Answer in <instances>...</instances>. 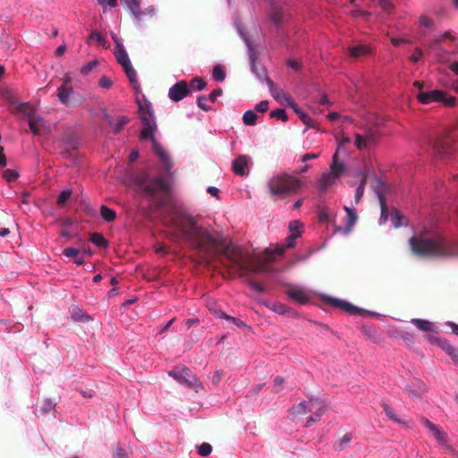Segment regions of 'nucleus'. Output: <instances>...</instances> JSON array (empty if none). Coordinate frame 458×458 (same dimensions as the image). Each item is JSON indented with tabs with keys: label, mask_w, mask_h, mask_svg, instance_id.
Masks as SVG:
<instances>
[{
	"label": "nucleus",
	"mask_w": 458,
	"mask_h": 458,
	"mask_svg": "<svg viewBox=\"0 0 458 458\" xmlns=\"http://www.w3.org/2000/svg\"><path fill=\"white\" fill-rule=\"evenodd\" d=\"M80 250L76 248L69 247L64 250V255L68 258L77 257Z\"/></svg>",
	"instance_id": "64"
},
{
	"label": "nucleus",
	"mask_w": 458,
	"mask_h": 458,
	"mask_svg": "<svg viewBox=\"0 0 458 458\" xmlns=\"http://www.w3.org/2000/svg\"><path fill=\"white\" fill-rule=\"evenodd\" d=\"M17 112L23 114L24 116H26L29 119H30L32 116L37 115L35 114L34 106H31L29 103H21L17 106Z\"/></svg>",
	"instance_id": "35"
},
{
	"label": "nucleus",
	"mask_w": 458,
	"mask_h": 458,
	"mask_svg": "<svg viewBox=\"0 0 458 458\" xmlns=\"http://www.w3.org/2000/svg\"><path fill=\"white\" fill-rule=\"evenodd\" d=\"M152 145H153L154 152L158 156V157L160 158L161 162L163 163L165 168L167 171L170 170L173 166V164L170 160V157L165 153V149L161 147L160 144H158V142L157 141L156 139H153Z\"/></svg>",
	"instance_id": "21"
},
{
	"label": "nucleus",
	"mask_w": 458,
	"mask_h": 458,
	"mask_svg": "<svg viewBox=\"0 0 458 458\" xmlns=\"http://www.w3.org/2000/svg\"><path fill=\"white\" fill-rule=\"evenodd\" d=\"M457 39L445 31L443 35L436 37L429 44L428 48L434 53L439 63H446L447 56L458 52Z\"/></svg>",
	"instance_id": "3"
},
{
	"label": "nucleus",
	"mask_w": 458,
	"mask_h": 458,
	"mask_svg": "<svg viewBox=\"0 0 458 458\" xmlns=\"http://www.w3.org/2000/svg\"><path fill=\"white\" fill-rule=\"evenodd\" d=\"M140 118L142 121V125L145 124V122H148L149 123H156L153 117V114L149 110L142 112L140 114Z\"/></svg>",
	"instance_id": "53"
},
{
	"label": "nucleus",
	"mask_w": 458,
	"mask_h": 458,
	"mask_svg": "<svg viewBox=\"0 0 458 458\" xmlns=\"http://www.w3.org/2000/svg\"><path fill=\"white\" fill-rule=\"evenodd\" d=\"M71 196H72L71 190L63 191L57 198V200H56L57 205L58 206L64 205L70 199Z\"/></svg>",
	"instance_id": "48"
},
{
	"label": "nucleus",
	"mask_w": 458,
	"mask_h": 458,
	"mask_svg": "<svg viewBox=\"0 0 458 458\" xmlns=\"http://www.w3.org/2000/svg\"><path fill=\"white\" fill-rule=\"evenodd\" d=\"M207 86V82L201 77H195L190 81L189 88H192L194 90L200 91Z\"/></svg>",
	"instance_id": "40"
},
{
	"label": "nucleus",
	"mask_w": 458,
	"mask_h": 458,
	"mask_svg": "<svg viewBox=\"0 0 458 458\" xmlns=\"http://www.w3.org/2000/svg\"><path fill=\"white\" fill-rule=\"evenodd\" d=\"M72 92V89L71 88H68L65 85H61L57 89V98H58L59 101L62 104L68 106L69 100H70V96H71Z\"/></svg>",
	"instance_id": "28"
},
{
	"label": "nucleus",
	"mask_w": 458,
	"mask_h": 458,
	"mask_svg": "<svg viewBox=\"0 0 458 458\" xmlns=\"http://www.w3.org/2000/svg\"><path fill=\"white\" fill-rule=\"evenodd\" d=\"M250 162V157L245 155H241L237 157L232 165V169L233 173L237 175L244 176L249 174L248 165Z\"/></svg>",
	"instance_id": "14"
},
{
	"label": "nucleus",
	"mask_w": 458,
	"mask_h": 458,
	"mask_svg": "<svg viewBox=\"0 0 458 458\" xmlns=\"http://www.w3.org/2000/svg\"><path fill=\"white\" fill-rule=\"evenodd\" d=\"M210 310H212L214 312V314L218 318H225L226 320H229L232 323H233L234 325H236L238 327H246V324L243 321L240 320L239 318L228 316L224 311H222L220 310H216V309L213 310L210 308Z\"/></svg>",
	"instance_id": "30"
},
{
	"label": "nucleus",
	"mask_w": 458,
	"mask_h": 458,
	"mask_svg": "<svg viewBox=\"0 0 458 458\" xmlns=\"http://www.w3.org/2000/svg\"><path fill=\"white\" fill-rule=\"evenodd\" d=\"M273 310L278 314H285L288 310V308L284 304L278 302L273 305Z\"/></svg>",
	"instance_id": "63"
},
{
	"label": "nucleus",
	"mask_w": 458,
	"mask_h": 458,
	"mask_svg": "<svg viewBox=\"0 0 458 458\" xmlns=\"http://www.w3.org/2000/svg\"><path fill=\"white\" fill-rule=\"evenodd\" d=\"M115 57L117 62L123 66V69L131 65V63L125 49L116 50Z\"/></svg>",
	"instance_id": "36"
},
{
	"label": "nucleus",
	"mask_w": 458,
	"mask_h": 458,
	"mask_svg": "<svg viewBox=\"0 0 458 458\" xmlns=\"http://www.w3.org/2000/svg\"><path fill=\"white\" fill-rule=\"evenodd\" d=\"M98 64V60H93L91 62H89L88 64H84L81 68V72L84 75L89 74Z\"/></svg>",
	"instance_id": "51"
},
{
	"label": "nucleus",
	"mask_w": 458,
	"mask_h": 458,
	"mask_svg": "<svg viewBox=\"0 0 458 458\" xmlns=\"http://www.w3.org/2000/svg\"><path fill=\"white\" fill-rule=\"evenodd\" d=\"M245 277V283L254 291L262 293L265 292V287L263 284L258 281L253 280L250 277H248L247 276Z\"/></svg>",
	"instance_id": "42"
},
{
	"label": "nucleus",
	"mask_w": 458,
	"mask_h": 458,
	"mask_svg": "<svg viewBox=\"0 0 458 458\" xmlns=\"http://www.w3.org/2000/svg\"><path fill=\"white\" fill-rule=\"evenodd\" d=\"M270 94L279 104L293 106L294 102L284 90L276 88V89H273Z\"/></svg>",
	"instance_id": "22"
},
{
	"label": "nucleus",
	"mask_w": 458,
	"mask_h": 458,
	"mask_svg": "<svg viewBox=\"0 0 458 458\" xmlns=\"http://www.w3.org/2000/svg\"><path fill=\"white\" fill-rule=\"evenodd\" d=\"M344 211L347 214L346 222H345V231L346 233L350 232L352 227L356 223L358 216L355 209L351 208L349 207H344Z\"/></svg>",
	"instance_id": "27"
},
{
	"label": "nucleus",
	"mask_w": 458,
	"mask_h": 458,
	"mask_svg": "<svg viewBox=\"0 0 458 458\" xmlns=\"http://www.w3.org/2000/svg\"><path fill=\"white\" fill-rule=\"evenodd\" d=\"M90 242L99 248H106L108 242L105 239L102 233H94L90 235Z\"/></svg>",
	"instance_id": "39"
},
{
	"label": "nucleus",
	"mask_w": 458,
	"mask_h": 458,
	"mask_svg": "<svg viewBox=\"0 0 458 458\" xmlns=\"http://www.w3.org/2000/svg\"><path fill=\"white\" fill-rule=\"evenodd\" d=\"M291 107L293 109L294 113L299 116L300 120L303 123H305L309 127H315L316 122L312 120L307 114L301 111V109L299 108L295 104H293V106Z\"/></svg>",
	"instance_id": "32"
},
{
	"label": "nucleus",
	"mask_w": 458,
	"mask_h": 458,
	"mask_svg": "<svg viewBox=\"0 0 458 458\" xmlns=\"http://www.w3.org/2000/svg\"><path fill=\"white\" fill-rule=\"evenodd\" d=\"M207 100L208 98L205 96H199L197 99L198 106L204 111L210 110V106L206 105Z\"/></svg>",
	"instance_id": "61"
},
{
	"label": "nucleus",
	"mask_w": 458,
	"mask_h": 458,
	"mask_svg": "<svg viewBox=\"0 0 458 458\" xmlns=\"http://www.w3.org/2000/svg\"><path fill=\"white\" fill-rule=\"evenodd\" d=\"M143 191L148 197L154 199L157 208L160 209L164 207H167L169 208V215L165 220V224L178 232V229L174 226L171 220L176 213L183 212L176 210L171 205L168 182L162 177H154L147 182Z\"/></svg>",
	"instance_id": "2"
},
{
	"label": "nucleus",
	"mask_w": 458,
	"mask_h": 458,
	"mask_svg": "<svg viewBox=\"0 0 458 458\" xmlns=\"http://www.w3.org/2000/svg\"><path fill=\"white\" fill-rule=\"evenodd\" d=\"M301 226H302V225L301 222L294 220L290 223L289 230H290L291 233H296L297 232H301Z\"/></svg>",
	"instance_id": "60"
},
{
	"label": "nucleus",
	"mask_w": 458,
	"mask_h": 458,
	"mask_svg": "<svg viewBox=\"0 0 458 458\" xmlns=\"http://www.w3.org/2000/svg\"><path fill=\"white\" fill-rule=\"evenodd\" d=\"M270 116L272 118H276L282 120L283 122L288 121V115L284 109L277 108L270 112Z\"/></svg>",
	"instance_id": "46"
},
{
	"label": "nucleus",
	"mask_w": 458,
	"mask_h": 458,
	"mask_svg": "<svg viewBox=\"0 0 458 458\" xmlns=\"http://www.w3.org/2000/svg\"><path fill=\"white\" fill-rule=\"evenodd\" d=\"M428 342L431 344H435L437 346H439L443 351H445L446 353L451 351V349L454 347L446 339L441 338V337H436L433 335L428 336Z\"/></svg>",
	"instance_id": "29"
},
{
	"label": "nucleus",
	"mask_w": 458,
	"mask_h": 458,
	"mask_svg": "<svg viewBox=\"0 0 458 458\" xmlns=\"http://www.w3.org/2000/svg\"><path fill=\"white\" fill-rule=\"evenodd\" d=\"M122 2L136 18L140 19V0H122Z\"/></svg>",
	"instance_id": "31"
},
{
	"label": "nucleus",
	"mask_w": 458,
	"mask_h": 458,
	"mask_svg": "<svg viewBox=\"0 0 458 458\" xmlns=\"http://www.w3.org/2000/svg\"><path fill=\"white\" fill-rule=\"evenodd\" d=\"M373 190L376 192L379 201L386 199L385 196L388 191L387 185L379 179H376L373 185Z\"/></svg>",
	"instance_id": "26"
},
{
	"label": "nucleus",
	"mask_w": 458,
	"mask_h": 458,
	"mask_svg": "<svg viewBox=\"0 0 458 458\" xmlns=\"http://www.w3.org/2000/svg\"><path fill=\"white\" fill-rule=\"evenodd\" d=\"M301 186V182L288 174L275 175L267 182V187L273 196H284L295 193Z\"/></svg>",
	"instance_id": "4"
},
{
	"label": "nucleus",
	"mask_w": 458,
	"mask_h": 458,
	"mask_svg": "<svg viewBox=\"0 0 458 458\" xmlns=\"http://www.w3.org/2000/svg\"><path fill=\"white\" fill-rule=\"evenodd\" d=\"M100 215L106 222H113L116 218V213L105 205L100 208Z\"/></svg>",
	"instance_id": "38"
},
{
	"label": "nucleus",
	"mask_w": 458,
	"mask_h": 458,
	"mask_svg": "<svg viewBox=\"0 0 458 458\" xmlns=\"http://www.w3.org/2000/svg\"><path fill=\"white\" fill-rule=\"evenodd\" d=\"M104 119L110 127V131L114 134H118L124 128V126L129 123L130 119L127 116H118L116 122L114 121L112 116L108 113L104 114Z\"/></svg>",
	"instance_id": "12"
},
{
	"label": "nucleus",
	"mask_w": 458,
	"mask_h": 458,
	"mask_svg": "<svg viewBox=\"0 0 458 458\" xmlns=\"http://www.w3.org/2000/svg\"><path fill=\"white\" fill-rule=\"evenodd\" d=\"M393 216V220H394V226L395 227H398V226H401L405 224V217H403V216H401L399 214V212L397 211H394L392 215Z\"/></svg>",
	"instance_id": "54"
},
{
	"label": "nucleus",
	"mask_w": 458,
	"mask_h": 458,
	"mask_svg": "<svg viewBox=\"0 0 458 458\" xmlns=\"http://www.w3.org/2000/svg\"><path fill=\"white\" fill-rule=\"evenodd\" d=\"M72 222L70 219H66L62 226L61 235L65 238H70L72 235L69 232V227L71 225Z\"/></svg>",
	"instance_id": "57"
},
{
	"label": "nucleus",
	"mask_w": 458,
	"mask_h": 458,
	"mask_svg": "<svg viewBox=\"0 0 458 458\" xmlns=\"http://www.w3.org/2000/svg\"><path fill=\"white\" fill-rule=\"evenodd\" d=\"M191 93L189 84L186 81H180L174 84L168 91L169 98L174 102H179Z\"/></svg>",
	"instance_id": "9"
},
{
	"label": "nucleus",
	"mask_w": 458,
	"mask_h": 458,
	"mask_svg": "<svg viewBox=\"0 0 458 458\" xmlns=\"http://www.w3.org/2000/svg\"><path fill=\"white\" fill-rule=\"evenodd\" d=\"M377 141L375 132L371 130L368 131L364 136L357 133L355 135V146L359 149H363L372 145H375Z\"/></svg>",
	"instance_id": "13"
},
{
	"label": "nucleus",
	"mask_w": 458,
	"mask_h": 458,
	"mask_svg": "<svg viewBox=\"0 0 458 458\" xmlns=\"http://www.w3.org/2000/svg\"><path fill=\"white\" fill-rule=\"evenodd\" d=\"M301 235V232H297L296 233H291L286 237V247L293 248L295 245L296 239Z\"/></svg>",
	"instance_id": "58"
},
{
	"label": "nucleus",
	"mask_w": 458,
	"mask_h": 458,
	"mask_svg": "<svg viewBox=\"0 0 458 458\" xmlns=\"http://www.w3.org/2000/svg\"><path fill=\"white\" fill-rule=\"evenodd\" d=\"M287 296L299 304H306L310 302V295L301 288L292 287L286 291Z\"/></svg>",
	"instance_id": "15"
},
{
	"label": "nucleus",
	"mask_w": 458,
	"mask_h": 458,
	"mask_svg": "<svg viewBox=\"0 0 458 458\" xmlns=\"http://www.w3.org/2000/svg\"><path fill=\"white\" fill-rule=\"evenodd\" d=\"M317 409V411L315 413V416L313 417H310L308 420H307V423H306V427H310L312 423L318 421L319 420V418L321 417V414L322 412L324 411V405L322 404V403H318L317 404V407L315 408Z\"/></svg>",
	"instance_id": "43"
},
{
	"label": "nucleus",
	"mask_w": 458,
	"mask_h": 458,
	"mask_svg": "<svg viewBox=\"0 0 458 458\" xmlns=\"http://www.w3.org/2000/svg\"><path fill=\"white\" fill-rule=\"evenodd\" d=\"M351 440L352 435L350 433H346L339 440L335 442L334 449L339 452L344 450L349 446Z\"/></svg>",
	"instance_id": "34"
},
{
	"label": "nucleus",
	"mask_w": 458,
	"mask_h": 458,
	"mask_svg": "<svg viewBox=\"0 0 458 458\" xmlns=\"http://www.w3.org/2000/svg\"><path fill=\"white\" fill-rule=\"evenodd\" d=\"M284 251V248L279 246L275 250L267 249L263 253V257H257L252 260L249 259L247 261L246 270L244 271V276L250 273L259 274L271 272L268 263L275 260L276 255H282Z\"/></svg>",
	"instance_id": "5"
},
{
	"label": "nucleus",
	"mask_w": 458,
	"mask_h": 458,
	"mask_svg": "<svg viewBox=\"0 0 458 458\" xmlns=\"http://www.w3.org/2000/svg\"><path fill=\"white\" fill-rule=\"evenodd\" d=\"M127 78L130 81V83L133 86V88L138 89L140 87L138 79H137V72L132 67V65H130L123 69Z\"/></svg>",
	"instance_id": "37"
},
{
	"label": "nucleus",
	"mask_w": 458,
	"mask_h": 458,
	"mask_svg": "<svg viewBox=\"0 0 458 458\" xmlns=\"http://www.w3.org/2000/svg\"><path fill=\"white\" fill-rule=\"evenodd\" d=\"M318 403H319V401L318 399H316V400L311 399L309 402H301L297 405L293 406L292 412H293V414H296V415L304 414L308 411H313L317 407V404Z\"/></svg>",
	"instance_id": "20"
},
{
	"label": "nucleus",
	"mask_w": 458,
	"mask_h": 458,
	"mask_svg": "<svg viewBox=\"0 0 458 458\" xmlns=\"http://www.w3.org/2000/svg\"><path fill=\"white\" fill-rule=\"evenodd\" d=\"M212 452V446L208 443H202L198 447V454L201 456H208Z\"/></svg>",
	"instance_id": "50"
},
{
	"label": "nucleus",
	"mask_w": 458,
	"mask_h": 458,
	"mask_svg": "<svg viewBox=\"0 0 458 458\" xmlns=\"http://www.w3.org/2000/svg\"><path fill=\"white\" fill-rule=\"evenodd\" d=\"M29 127L34 135H40L42 130L47 129V123L40 115L32 116L28 120Z\"/></svg>",
	"instance_id": "18"
},
{
	"label": "nucleus",
	"mask_w": 458,
	"mask_h": 458,
	"mask_svg": "<svg viewBox=\"0 0 458 458\" xmlns=\"http://www.w3.org/2000/svg\"><path fill=\"white\" fill-rule=\"evenodd\" d=\"M366 182H367L366 176L364 174H362L361 181L360 182V185L356 189V192H355V202L356 203L360 202V199L362 198V196L364 194Z\"/></svg>",
	"instance_id": "44"
},
{
	"label": "nucleus",
	"mask_w": 458,
	"mask_h": 458,
	"mask_svg": "<svg viewBox=\"0 0 458 458\" xmlns=\"http://www.w3.org/2000/svg\"><path fill=\"white\" fill-rule=\"evenodd\" d=\"M379 204H380V208H381V219H384V221H386L388 216V208H387V205H386V200L381 199V201H379Z\"/></svg>",
	"instance_id": "59"
},
{
	"label": "nucleus",
	"mask_w": 458,
	"mask_h": 458,
	"mask_svg": "<svg viewBox=\"0 0 458 458\" xmlns=\"http://www.w3.org/2000/svg\"><path fill=\"white\" fill-rule=\"evenodd\" d=\"M4 178L7 181V182H13V181H15L19 174L16 171L14 170H12V169H6L4 172V174H3Z\"/></svg>",
	"instance_id": "52"
},
{
	"label": "nucleus",
	"mask_w": 458,
	"mask_h": 458,
	"mask_svg": "<svg viewBox=\"0 0 458 458\" xmlns=\"http://www.w3.org/2000/svg\"><path fill=\"white\" fill-rule=\"evenodd\" d=\"M182 240L200 255L202 262H210L219 256L231 263L240 276H244L249 259L248 254L240 247L216 238L199 225L195 218L187 213H176L171 220Z\"/></svg>",
	"instance_id": "1"
},
{
	"label": "nucleus",
	"mask_w": 458,
	"mask_h": 458,
	"mask_svg": "<svg viewBox=\"0 0 458 458\" xmlns=\"http://www.w3.org/2000/svg\"><path fill=\"white\" fill-rule=\"evenodd\" d=\"M55 403L50 399H44L38 403V411L42 415H47L54 411Z\"/></svg>",
	"instance_id": "25"
},
{
	"label": "nucleus",
	"mask_w": 458,
	"mask_h": 458,
	"mask_svg": "<svg viewBox=\"0 0 458 458\" xmlns=\"http://www.w3.org/2000/svg\"><path fill=\"white\" fill-rule=\"evenodd\" d=\"M270 19L275 24H281L284 20V12L281 3H276L274 0H270Z\"/></svg>",
	"instance_id": "16"
},
{
	"label": "nucleus",
	"mask_w": 458,
	"mask_h": 458,
	"mask_svg": "<svg viewBox=\"0 0 458 458\" xmlns=\"http://www.w3.org/2000/svg\"><path fill=\"white\" fill-rule=\"evenodd\" d=\"M416 97L420 103L423 105H428L432 102H440V100L443 99L444 91L439 89L424 91L423 89H420L417 93Z\"/></svg>",
	"instance_id": "10"
},
{
	"label": "nucleus",
	"mask_w": 458,
	"mask_h": 458,
	"mask_svg": "<svg viewBox=\"0 0 458 458\" xmlns=\"http://www.w3.org/2000/svg\"><path fill=\"white\" fill-rule=\"evenodd\" d=\"M420 421L423 426L427 428L439 442L445 443L446 441V434L441 431L436 424L432 423L428 419L425 417H421Z\"/></svg>",
	"instance_id": "17"
},
{
	"label": "nucleus",
	"mask_w": 458,
	"mask_h": 458,
	"mask_svg": "<svg viewBox=\"0 0 458 458\" xmlns=\"http://www.w3.org/2000/svg\"><path fill=\"white\" fill-rule=\"evenodd\" d=\"M258 115L252 110H248L242 116V121L246 125H255L257 123Z\"/></svg>",
	"instance_id": "41"
},
{
	"label": "nucleus",
	"mask_w": 458,
	"mask_h": 458,
	"mask_svg": "<svg viewBox=\"0 0 458 458\" xmlns=\"http://www.w3.org/2000/svg\"><path fill=\"white\" fill-rule=\"evenodd\" d=\"M213 78L216 81H223L225 78V72L221 65H216L212 72Z\"/></svg>",
	"instance_id": "47"
},
{
	"label": "nucleus",
	"mask_w": 458,
	"mask_h": 458,
	"mask_svg": "<svg viewBox=\"0 0 458 458\" xmlns=\"http://www.w3.org/2000/svg\"><path fill=\"white\" fill-rule=\"evenodd\" d=\"M416 327L423 332H437L436 326L426 319L412 318L411 321Z\"/></svg>",
	"instance_id": "24"
},
{
	"label": "nucleus",
	"mask_w": 458,
	"mask_h": 458,
	"mask_svg": "<svg viewBox=\"0 0 458 458\" xmlns=\"http://www.w3.org/2000/svg\"><path fill=\"white\" fill-rule=\"evenodd\" d=\"M456 139V135L453 130L446 131L444 134L435 137L431 140L430 144L437 155H445L452 151L453 143Z\"/></svg>",
	"instance_id": "7"
},
{
	"label": "nucleus",
	"mask_w": 458,
	"mask_h": 458,
	"mask_svg": "<svg viewBox=\"0 0 458 458\" xmlns=\"http://www.w3.org/2000/svg\"><path fill=\"white\" fill-rule=\"evenodd\" d=\"M89 39L95 40L98 45L105 47L106 46V38L98 31L94 30L91 32L89 36Z\"/></svg>",
	"instance_id": "49"
},
{
	"label": "nucleus",
	"mask_w": 458,
	"mask_h": 458,
	"mask_svg": "<svg viewBox=\"0 0 458 458\" xmlns=\"http://www.w3.org/2000/svg\"><path fill=\"white\" fill-rule=\"evenodd\" d=\"M98 84L103 89H110L113 85V81L106 75L101 76Z\"/></svg>",
	"instance_id": "56"
},
{
	"label": "nucleus",
	"mask_w": 458,
	"mask_h": 458,
	"mask_svg": "<svg viewBox=\"0 0 458 458\" xmlns=\"http://www.w3.org/2000/svg\"><path fill=\"white\" fill-rule=\"evenodd\" d=\"M338 150L333 156V161L330 165V172L323 174L318 182L319 192H325L330 186H332L335 180L343 174L344 165L337 161Z\"/></svg>",
	"instance_id": "6"
},
{
	"label": "nucleus",
	"mask_w": 458,
	"mask_h": 458,
	"mask_svg": "<svg viewBox=\"0 0 458 458\" xmlns=\"http://www.w3.org/2000/svg\"><path fill=\"white\" fill-rule=\"evenodd\" d=\"M382 407L386 412V414L387 415V417L394 420V422L398 423V424H403V422L401 420V419H399L394 412V410L386 403H383L382 404Z\"/></svg>",
	"instance_id": "45"
},
{
	"label": "nucleus",
	"mask_w": 458,
	"mask_h": 458,
	"mask_svg": "<svg viewBox=\"0 0 458 458\" xmlns=\"http://www.w3.org/2000/svg\"><path fill=\"white\" fill-rule=\"evenodd\" d=\"M445 106L452 107L456 104V98L454 97H446V94L444 92L443 99L440 100Z\"/></svg>",
	"instance_id": "55"
},
{
	"label": "nucleus",
	"mask_w": 458,
	"mask_h": 458,
	"mask_svg": "<svg viewBox=\"0 0 458 458\" xmlns=\"http://www.w3.org/2000/svg\"><path fill=\"white\" fill-rule=\"evenodd\" d=\"M143 128L140 132V138L142 140L150 139L153 142L154 137V131L156 129V123H149L148 122H145V124L142 125Z\"/></svg>",
	"instance_id": "33"
},
{
	"label": "nucleus",
	"mask_w": 458,
	"mask_h": 458,
	"mask_svg": "<svg viewBox=\"0 0 458 458\" xmlns=\"http://www.w3.org/2000/svg\"><path fill=\"white\" fill-rule=\"evenodd\" d=\"M348 54L353 58L368 56L373 54V48L369 45L352 46L348 48Z\"/></svg>",
	"instance_id": "19"
},
{
	"label": "nucleus",
	"mask_w": 458,
	"mask_h": 458,
	"mask_svg": "<svg viewBox=\"0 0 458 458\" xmlns=\"http://www.w3.org/2000/svg\"><path fill=\"white\" fill-rule=\"evenodd\" d=\"M326 301L330 306L337 308V309L344 310L350 314L356 315V314H360L361 311L360 309L353 306L352 303H350L346 301H344V300L337 299V298L328 297L326 299Z\"/></svg>",
	"instance_id": "11"
},
{
	"label": "nucleus",
	"mask_w": 458,
	"mask_h": 458,
	"mask_svg": "<svg viewBox=\"0 0 458 458\" xmlns=\"http://www.w3.org/2000/svg\"><path fill=\"white\" fill-rule=\"evenodd\" d=\"M169 375L173 377L177 382L182 385H184L188 387H191L195 389V392H199V388H202L201 383L196 377L195 375L191 373L190 369L183 368H176L175 369L169 372Z\"/></svg>",
	"instance_id": "8"
},
{
	"label": "nucleus",
	"mask_w": 458,
	"mask_h": 458,
	"mask_svg": "<svg viewBox=\"0 0 458 458\" xmlns=\"http://www.w3.org/2000/svg\"><path fill=\"white\" fill-rule=\"evenodd\" d=\"M423 56V51L420 47H416L414 53L410 56L412 63H417Z\"/></svg>",
	"instance_id": "62"
},
{
	"label": "nucleus",
	"mask_w": 458,
	"mask_h": 458,
	"mask_svg": "<svg viewBox=\"0 0 458 458\" xmlns=\"http://www.w3.org/2000/svg\"><path fill=\"white\" fill-rule=\"evenodd\" d=\"M244 41L249 48V52H250V64H251V71L253 73H255L257 75V77L261 80L262 79V76L264 74H266L265 71L262 70L261 72H259L257 66H256V54H255V51L250 42V40L246 38H244Z\"/></svg>",
	"instance_id": "23"
}]
</instances>
